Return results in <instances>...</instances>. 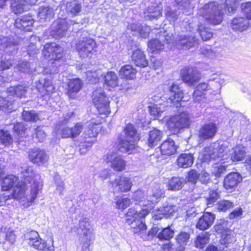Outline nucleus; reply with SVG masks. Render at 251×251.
Masks as SVG:
<instances>
[{"mask_svg": "<svg viewBox=\"0 0 251 251\" xmlns=\"http://www.w3.org/2000/svg\"><path fill=\"white\" fill-rule=\"evenodd\" d=\"M42 185L40 181H35L31 185L30 193L25 195L27 185L25 181H19L13 187L11 196L15 199L19 200L26 207L29 206L36 199Z\"/></svg>", "mask_w": 251, "mask_h": 251, "instance_id": "obj_1", "label": "nucleus"}, {"mask_svg": "<svg viewBox=\"0 0 251 251\" xmlns=\"http://www.w3.org/2000/svg\"><path fill=\"white\" fill-rule=\"evenodd\" d=\"M225 7V5L217 2H210L199 8L198 14L208 23L217 25L221 24L223 20V8Z\"/></svg>", "mask_w": 251, "mask_h": 251, "instance_id": "obj_2", "label": "nucleus"}, {"mask_svg": "<svg viewBox=\"0 0 251 251\" xmlns=\"http://www.w3.org/2000/svg\"><path fill=\"white\" fill-rule=\"evenodd\" d=\"M149 213V210L147 209L137 211L134 208H130L128 210L126 214V222L130 226L134 234L141 236L146 231L147 227L144 219Z\"/></svg>", "mask_w": 251, "mask_h": 251, "instance_id": "obj_3", "label": "nucleus"}, {"mask_svg": "<svg viewBox=\"0 0 251 251\" xmlns=\"http://www.w3.org/2000/svg\"><path fill=\"white\" fill-rule=\"evenodd\" d=\"M119 139L121 151L131 153L136 148V142L139 140V136L134 126L129 124L125 127Z\"/></svg>", "mask_w": 251, "mask_h": 251, "instance_id": "obj_4", "label": "nucleus"}, {"mask_svg": "<svg viewBox=\"0 0 251 251\" xmlns=\"http://www.w3.org/2000/svg\"><path fill=\"white\" fill-rule=\"evenodd\" d=\"M162 197V191L156 188L151 195L146 196V197L144 192L141 190L137 191L134 193L132 198L135 201L138 202L141 206L145 207L143 209L149 210L150 213L154 204L158 202Z\"/></svg>", "mask_w": 251, "mask_h": 251, "instance_id": "obj_5", "label": "nucleus"}, {"mask_svg": "<svg viewBox=\"0 0 251 251\" xmlns=\"http://www.w3.org/2000/svg\"><path fill=\"white\" fill-rule=\"evenodd\" d=\"M227 149L224 148L222 145L218 143H214L208 147L204 148L202 153L203 161H208L210 160L219 159L220 161H224L227 159Z\"/></svg>", "mask_w": 251, "mask_h": 251, "instance_id": "obj_6", "label": "nucleus"}, {"mask_svg": "<svg viewBox=\"0 0 251 251\" xmlns=\"http://www.w3.org/2000/svg\"><path fill=\"white\" fill-rule=\"evenodd\" d=\"M93 102L100 114L106 116L110 113L109 101L101 88L96 89L93 94Z\"/></svg>", "mask_w": 251, "mask_h": 251, "instance_id": "obj_7", "label": "nucleus"}, {"mask_svg": "<svg viewBox=\"0 0 251 251\" xmlns=\"http://www.w3.org/2000/svg\"><path fill=\"white\" fill-rule=\"evenodd\" d=\"M169 128L173 132H177L181 129L188 127L190 125L189 114L183 112L171 117L167 122Z\"/></svg>", "mask_w": 251, "mask_h": 251, "instance_id": "obj_8", "label": "nucleus"}, {"mask_svg": "<svg viewBox=\"0 0 251 251\" xmlns=\"http://www.w3.org/2000/svg\"><path fill=\"white\" fill-rule=\"evenodd\" d=\"M96 48V43L91 38H84L80 40L76 45V49L82 58L89 56Z\"/></svg>", "mask_w": 251, "mask_h": 251, "instance_id": "obj_9", "label": "nucleus"}, {"mask_svg": "<svg viewBox=\"0 0 251 251\" xmlns=\"http://www.w3.org/2000/svg\"><path fill=\"white\" fill-rule=\"evenodd\" d=\"M63 49L55 43H47L44 46L43 54L45 57L50 60H53V64H57L59 60L62 57Z\"/></svg>", "mask_w": 251, "mask_h": 251, "instance_id": "obj_10", "label": "nucleus"}, {"mask_svg": "<svg viewBox=\"0 0 251 251\" xmlns=\"http://www.w3.org/2000/svg\"><path fill=\"white\" fill-rule=\"evenodd\" d=\"M104 159L110 163L111 167L115 171L121 172L125 169L126 162L117 152L109 151Z\"/></svg>", "mask_w": 251, "mask_h": 251, "instance_id": "obj_11", "label": "nucleus"}, {"mask_svg": "<svg viewBox=\"0 0 251 251\" xmlns=\"http://www.w3.org/2000/svg\"><path fill=\"white\" fill-rule=\"evenodd\" d=\"M182 81L189 85H192L199 81L201 76L196 68L188 67L180 71Z\"/></svg>", "mask_w": 251, "mask_h": 251, "instance_id": "obj_12", "label": "nucleus"}, {"mask_svg": "<svg viewBox=\"0 0 251 251\" xmlns=\"http://www.w3.org/2000/svg\"><path fill=\"white\" fill-rule=\"evenodd\" d=\"M102 120V118L96 116V119L93 118L87 123V127L83 133L85 139H95L100 130V127L98 125L101 123Z\"/></svg>", "mask_w": 251, "mask_h": 251, "instance_id": "obj_13", "label": "nucleus"}, {"mask_svg": "<svg viewBox=\"0 0 251 251\" xmlns=\"http://www.w3.org/2000/svg\"><path fill=\"white\" fill-rule=\"evenodd\" d=\"M166 97H163L158 98L155 97L154 100V103L149 106V110L151 115L153 116L155 118L160 117L161 113L165 111L166 107L171 106L168 101H166Z\"/></svg>", "mask_w": 251, "mask_h": 251, "instance_id": "obj_14", "label": "nucleus"}, {"mask_svg": "<svg viewBox=\"0 0 251 251\" xmlns=\"http://www.w3.org/2000/svg\"><path fill=\"white\" fill-rule=\"evenodd\" d=\"M68 28V25L65 19L55 21L52 25L50 31V35L55 39H59L64 36Z\"/></svg>", "mask_w": 251, "mask_h": 251, "instance_id": "obj_15", "label": "nucleus"}, {"mask_svg": "<svg viewBox=\"0 0 251 251\" xmlns=\"http://www.w3.org/2000/svg\"><path fill=\"white\" fill-rule=\"evenodd\" d=\"M230 26L233 31L242 32L248 30L251 26V24L246 17L238 16L231 21Z\"/></svg>", "mask_w": 251, "mask_h": 251, "instance_id": "obj_16", "label": "nucleus"}, {"mask_svg": "<svg viewBox=\"0 0 251 251\" xmlns=\"http://www.w3.org/2000/svg\"><path fill=\"white\" fill-rule=\"evenodd\" d=\"M169 88L171 96L166 101H168L170 105L172 104L178 107L180 105L179 102L183 97L182 90L177 84L175 83H173Z\"/></svg>", "mask_w": 251, "mask_h": 251, "instance_id": "obj_17", "label": "nucleus"}, {"mask_svg": "<svg viewBox=\"0 0 251 251\" xmlns=\"http://www.w3.org/2000/svg\"><path fill=\"white\" fill-rule=\"evenodd\" d=\"M28 157L32 162L38 165L45 163L49 159L45 151L39 148L30 149L29 151Z\"/></svg>", "mask_w": 251, "mask_h": 251, "instance_id": "obj_18", "label": "nucleus"}, {"mask_svg": "<svg viewBox=\"0 0 251 251\" xmlns=\"http://www.w3.org/2000/svg\"><path fill=\"white\" fill-rule=\"evenodd\" d=\"M218 127L214 123H208L203 125L200 129L199 137L207 140L212 138L217 132Z\"/></svg>", "mask_w": 251, "mask_h": 251, "instance_id": "obj_19", "label": "nucleus"}, {"mask_svg": "<svg viewBox=\"0 0 251 251\" xmlns=\"http://www.w3.org/2000/svg\"><path fill=\"white\" fill-rule=\"evenodd\" d=\"M215 219V216L214 214L209 212H205L199 219L196 227L200 230H206L212 225Z\"/></svg>", "mask_w": 251, "mask_h": 251, "instance_id": "obj_20", "label": "nucleus"}, {"mask_svg": "<svg viewBox=\"0 0 251 251\" xmlns=\"http://www.w3.org/2000/svg\"><path fill=\"white\" fill-rule=\"evenodd\" d=\"M34 23L33 19L29 15H25L16 20L15 26L16 28L25 31H31Z\"/></svg>", "mask_w": 251, "mask_h": 251, "instance_id": "obj_21", "label": "nucleus"}, {"mask_svg": "<svg viewBox=\"0 0 251 251\" xmlns=\"http://www.w3.org/2000/svg\"><path fill=\"white\" fill-rule=\"evenodd\" d=\"M0 45L6 53L12 54L16 53L18 49L17 41L12 37H2Z\"/></svg>", "mask_w": 251, "mask_h": 251, "instance_id": "obj_22", "label": "nucleus"}, {"mask_svg": "<svg viewBox=\"0 0 251 251\" xmlns=\"http://www.w3.org/2000/svg\"><path fill=\"white\" fill-rule=\"evenodd\" d=\"M176 42L178 47L180 46L181 48L184 49H190L198 44L197 39L192 35H180L178 37Z\"/></svg>", "mask_w": 251, "mask_h": 251, "instance_id": "obj_23", "label": "nucleus"}, {"mask_svg": "<svg viewBox=\"0 0 251 251\" xmlns=\"http://www.w3.org/2000/svg\"><path fill=\"white\" fill-rule=\"evenodd\" d=\"M242 177L236 172L229 174L225 177L224 186L226 190H229L236 186L239 182L241 181Z\"/></svg>", "mask_w": 251, "mask_h": 251, "instance_id": "obj_24", "label": "nucleus"}, {"mask_svg": "<svg viewBox=\"0 0 251 251\" xmlns=\"http://www.w3.org/2000/svg\"><path fill=\"white\" fill-rule=\"evenodd\" d=\"M83 83L79 78L71 79L68 84V96L72 99L75 98L76 94L81 89Z\"/></svg>", "mask_w": 251, "mask_h": 251, "instance_id": "obj_25", "label": "nucleus"}, {"mask_svg": "<svg viewBox=\"0 0 251 251\" xmlns=\"http://www.w3.org/2000/svg\"><path fill=\"white\" fill-rule=\"evenodd\" d=\"M114 185L119 191L126 192L130 190L132 184L129 177L122 176L115 179L113 183Z\"/></svg>", "mask_w": 251, "mask_h": 251, "instance_id": "obj_26", "label": "nucleus"}, {"mask_svg": "<svg viewBox=\"0 0 251 251\" xmlns=\"http://www.w3.org/2000/svg\"><path fill=\"white\" fill-rule=\"evenodd\" d=\"M39 91L43 95H50L54 91V87L51 81L48 79H40L36 85Z\"/></svg>", "mask_w": 251, "mask_h": 251, "instance_id": "obj_27", "label": "nucleus"}, {"mask_svg": "<svg viewBox=\"0 0 251 251\" xmlns=\"http://www.w3.org/2000/svg\"><path fill=\"white\" fill-rule=\"evenodd\" d=\"M54 15L53 9L49 6H41L39 9L38 16L41 22L50 21Z\"/></svg>", "mask_w": 251, "mask_h": 251, "instance_id": "obj_28", "label": "nucleus"}, {"mask_svg": "<svg viewBox=\"0 0 251 251\" xmlns=\"http://www.w3.org/2000/svg\"><path fill=\"white\" fill-rule=\"evenodd\" d=\"M91 225L89 219L87 217H83L79 222L78 230L80 233V236H89L93 235V232L91 229Z\"/></svg>", "mask_w": 251, "mask_h": 251, "instance_id": "obj_29", "label": "nucleus"}, {"mask_svg": "<svg viewBox=\"0 0 251 251\" xmlns=\"http://www.w3.org/2000/svg\"><path fill=\"white\" fill-rule=\"evenodd\" d=\"M132 60L135 64L139 67H146L148 62L143 52L137 49L134 50L131 56Z\"/></svg>", "mask_w": 251, "mask_h": 251, "instance_id": "obj_30", "label": "nucleus"}, {"mask_svg": "<svg viewBox=\"0 0 251 251\" xmlns=\"http://www.w3.org/2000/svg\"><path fill=\"white\" fill-rule=\"evenodd\" d=\"M160 150L162 154L171 155L176 152V147L174 140L169 138L162 144Z\"/></svg>", "mask_w": 251, "mask_h": 251, "instance_id": "obj_31", "label": "nucleus"}, {"mask_svg": "<svg viewBox=\"0 0 251 251\" xmlns=\"http://www.w3.org/2000/svg\"><path fill=\"white\" fill-rule=\"evenodd\" d=\"M26 0H12L11 3L12 11L15 14H19L28 9Z\"/></svg>", "mask_w": 251, "mask_h": 251, "instance_id": "obj_32", "label": "nucleus"}, {"mask_svg": "<svg viewBox=\"0 0 251 251\" xmlns=\"http://www.w3.org/2000/svg\"><path fill=\"white\" fill-rule=\"evenodd\" d=\"M185 183V180L183 177H173L169 180L167 187L169 190L178 191L182 188Z\"/></svg>", "mask_w": 251, "mask_h": 251, "instance_id": "obj_33", "label": "nucleus"}, {"mask_svg": "<svg viewBox=\"0 0 251 251\" xmlns=\"http://www.w3.org/2000/svg\"><path fill=\"white\" fill-rule=\"evenodd\" d=\"M161 10L162 7L159 5L150 6L144 12L145 18L149 20L157 19L161 15Z\"/></svg>", "mask_w": 251, "mask_h": 251, "instance_id": "obj_34", "label": "nucleus"}, {"mask_svg": "<svg viewBox=\"0 0 251 251\" xmlns=\"http://www.w3.org/2000/svg\"><path fill=\"white\" fill-rule=\"evenodd\" d=\"M194 161L193 155L191 153H183L179 156L177 159L179 167L186 168L191 166Z\"/></svg>", "mask_w": 251, "mask_h": 251, "instance_id": "obj_35", "label": "nucleus"}, {"mask_svg": "<svg viewBox=\"0 0 251 251\" xmlns=\"http://www.w3.org/2000/svg\"><path fill=\"white\" fill-rule=\"evenodd\" d=\"M81 3L74 0L68 2L66 5V11L72 16H77L81 11Z\"/></svg>", "mask_w": 251, "mask_h": 251, "instance_id": "obj_36", "label": "nucleus"}, {"mask_svg": "<svg viewBox=\"0 0 251 251\" xmlns=\"http://www.w3.org/2000/svg\"><path fill=\"white\" fill-rule=\"evenodd\" d=\"M19 178L13 175H9L3 178L1 184V188L3 191H7L13 188L18 182Z\"/></svg>", "mask_w": 251, "mask_h": 251, "instance_id": "obj_37", "label": "nucleus"}, {"mask_svg": "<svg viewBox=\"0 0 251 251\" xmlns=\"http://www.w3.org/2000/svg\"><path fill=\"white\" fill-rule=\"evenodd\" d=\"M136 74V70L132 66L129 65L122 67L119 71V75L121 77L126 78V79L134 78Z\"/></svg>", "mask_w": 251, "mask_h": 251, "instance_id": "obj_38", "label": "nucleus"}, {"mask_svg": "<svg viewBox=\"0 0 251 251\" xmlns=\"http://www.w3.org/2000/svg\"><path fill=\"white\" fill-rule=\"evenodd\" d=\"M128 28L139 33L142 37L144 38L149 36L151 30L150 28L147 25L142 26L137 24H130L128 25Z\"/></svg>", "mask_w": 251, "mask_h": 251, "instance_id": "obj_39", "label": "nucleus"}, {"mask_svg": "<svg viewBox=\"0 0 251 251\" xmlns=\"http://www.w3.org/2000/svg\"><path fill=\"white\" fill-rule=\"evenodd\" d=\"M22 173L24 177H25V181H28L29 183L31 184V185L34 183V181H40L41 184H42V182L40 178L37 179V176H34V173L33 171V169L32 167L28 166L25 169L22 171ZM43 185V184H42Z\"/></svg>", "mask_w": 251, "mask_h": 251, "instance_id": "obj_40", "label": "nucleus"}, {"mask_svg": "<svg viewBox=\"0 0 251 251\" xmlns=\"http://www.w3.org/2000/svg\"><path fill=\"white\" fill-rule=\"evenodd\" d=\"M162 132L156 128L151 130L149 134L148 145L150 147H152L156 146L160 141L162 138Z\"/></svg>", "mask_w": 251, "mask_h": 251, "instance_id": "obj_41", "label": "nucleus"}, {"mask_svg": "<svg viewBox=\"0 0 251 251\" xmlns=\"http://www.w3.org/2000/svg\"><path fill=\"white\" fill-rule=\"evenodd\" d=\"M104 84L110 87H115L118 84V76L113 72H108L104 76Z\"/></svg>", "mask_w": 251, "mask_h": 251, "instance_id": "obj_42", "label": "nucleus"}, {"mask_svg": "<svg viewBox=\"0 0 251 251\" xmlns=\"http://www.w3.org/2000/svg\"><path fill=\"white\" fill-rule=\"evenodd\" d=\"M26 91V88L23 85L10 87L7 89V92L9 95L17 97H24Z\"/></svg>", "mask_w": 251, "mask_h": 251, "instance_id": "obj_43", "label": "nucleus"}, {"mask_svg": "<svg viewBox=\"0 0 251 251\" xmlns=\"http://www.w3.org/2000/svg\"><path fill=\"white\" fill-rule=\"evenodd\" d=\"M55 132L57 135H59L63 138H72V134L69 126L59 125L58 127L57 126L55 127Z\"/></svg>", "mask_w": 251, "mask_h": 251, "instance_id": "obj_44", "label": "nucleus"}, {"mask_svg": "<svg viewBox=\"0 0 251 251\" xmlns=\"http://www.w3.org/2000/svg\"><path fill=\"white\" fill-rule=\"evenodd\" d=\"M164 44L161 43V40L153 39L150 41L148 43V48L149 51L152 53H155L159 50L163 49Z\"/></svg>", "mask_w": 251, "mask_h": 251, "instance_id": "obj_45", "label": "nucleus"}, {"mask_svg": "<svg viewBox=\"0 0 251 251\" xmlns=\"http://www.w3.org/2000/svg\"><path fill=\"white\" fill-rule=\"evenodd\" d=\"M54 184L55 187V192L61 196L64 195L65 190V183L58 175H55L54 177Z\"/></svg>", "mask_w": 251, "mask_h": 251, "instance_id": "obj_46", "label": "nucleus"}, {"mask_svg": "<svg viewBox=\"0 0 251 251\" xmlns=\"http://www.w3.org/2000/svg\"><path fill=\"white\" fill-rule=\"evenodd\" d=\"M87 79L89 81L95 83L99 81V79L102 76L101 70L95 71H88L86 73Z\"/></svg>", "mask_w": 251, "mask_h": 251, "instance_id": "obj_47", "label": "nucleus"}, {"mask_svg": "<svg viewBox=\"0 0 251 251\" xmlns=\"http://www.w3.org/2000/svg\"><path fill=\"white\" fill-rule=\"evenodd\" d=\"M190 234L186 232H181L176 238L177 245L179 247L186 246L189 241Z\"/></svg>", "mask_w": 251, "mask_h": 251, "instance_id": "obj_48", "label": "nucleus"}, {"mask_svg": "<svg viewBox=\"0 0 251 251\" xmlns=\"http://www.w3.org/2000/svg\"><path fill=\"white\" fill-rule=\"evenodd\" d=\"M22 117L24 121L33 122L40 119L38 114L34 110L30 111L24 110L22 113Z\"/></svg>", "mask_w": 251, "mask_h": 251, "instance_id": "obj_49", "label": "nucleus"}, {"mask_svg": "<svg viewBox=\"0 0 251 251\" xmlns=\"http://www.w3.org/2000/svg\"><path fill=\"white\" fill-rule=\"evenodd\" d=\"M0 143L5 146H9L13 143V138L9 131L0 130Z\"/></svg>", "mask_w": 251, "mask_h": 251, "instance_id": "obj_50", "label": "nucleus"}, {"mask_svg": "<svg viewBox=\"0 0 251 251\" xmlns=\"http://www.w3.org/2000/svg\"><path fill=\"white\" fill-rule=\"evenodd\" d=\"M174 231L170 227L163 228L160 232H158L157 237L159 240H169L174 236Z\"/></svg>", "mask_w": 251, "mask_h": 251, "instance_id": "obj_51", "label": "nucleus"}, {"mask_svg": "<svg viewBox=\"0 0 251 251\" xmlns=\"http://www.w3.org/2000/svg\"><path fill=\"white\" fill-rule=\"evenodd\" d=\"M245 150L241 146L236 147L233 149V152L231 156V159L233 161H239L242 160L245 156Z\"/></svg>", "mask_w": 251, "mask_h": 251, "instance_id": "obj_52", "label": "nucleus"}, {"mask_svg": "<svg viewBox=\"0 0 251 251\" xmlns=\"http://www.w3.org/2000/svg\"><path fill=\"white\" fill-rule=\"evenodd\" d=\"M165 15L166 19L171 22L176 21L179 17V14L175 10H173L170 6H167L165 8Z\"/></svg>", "mask_w": 251, "mask_h": 251, "instance_id": "obj_53", "label": "nucleus"}, {"mask_svg": "<svg viewBox=\"0 0 251 251\" xmlns=\"http://www.w3.org/2000/svg\"><path fill=\"white\" fill-rule=\"evenodd\" d=\"M208 235L206 233H201L197 237L195 242L196 247L198 248L202 249L208 243Z\"/></svg>", "mask_w": 251, "mask_h": 251, "instance_id": "obj_54", "label": "nucleus"}, {"mask_svg": "<svg viewBox=\"0 0 251 251\" xmlns=\"http://www.w3.org/2000/svg\"><path fill=\"white\" fill-rule=\"evenodd\" d=\"M198 30L203 41H207L213 36L212 32L209 29L205 28L202 25H199Z\"/></svg>", "mask_w": 251, "mask_h": 251, "instance_id": "obj_55", "label": "nucleus"}, {"mask_svg": "<svg viewBox=\"0 0 251 251\" xmlns=\"http://www.w3.org/2000/svg\"><path fill=\"white\" fill-rule=\"evenodd\" d=\"M93 239V235L79 236V241L82 251H89V246Z\"/></svg>", "mask_w": 251, "mask_h": 251, "instance_id": "obj_56", "label": "nucleus"}, {"mask_svg": "<svg viewBox=\"0 0 251 251\" xmlns=\"http://www.w3.org/2000/svg\"><path fill=\"white\" fill-rule=\"evenodd\" d=\"M39 233L34 230H31L27 232L24 235L25 240L27 242V244L30 246L33 243L35 240L39 239L40 237Z\"/></svg>", "mask_w": 251, "mask_h": 251, "instance_id": "obj_57", "label": "nucleus"}, {"mask_svg": "<svg viewBox=\"0 0 251 251\" xmlns=\"http://www.w3.org/2000/svg\"><path fill=\"white\" fill-rule=\"evenodd\" d=\"M34 64L30 62L22 61L17 65V69L24 73L32 72L33 69Z\"/></svg>", "mask_w": 251, "mask_h": 251, "instance_id": "obj_58", "label": "nucleus"}, {"mask_svg": "<svg viewBox=\"0 0 251 251\" xmlns=\"http://www.w3.org/2000/svg\"><path fill=\"white\" fill-rule=\"evenodd\" d=\"M13 130L18 137H23L25 135L27 128L24 123H17L14 125Z\"/></svg>", "mask_w": 251, "mask_h": 251, "instance_id": "obj_59", "label": "nucleus"}, {"mask_svg": "<svg viewBox=\"0 0 251 251\" xmlns=\"http://www.w3.org/2000/svg\"><path fill=\"white\" fill-rule=\"evenodd\" d=\"M130 203V200L127 198H120L118 199L116 202V208L124 210L126 208Z\"/></svg>", "mask_w": 251, "mask_h": 251, "instance_id": "obj_60", "label": "nucleus"}, {"mask_svg": "<svg viewBox=\"0 0 251 251\" xmlns=\"http://www.w3.org/2000/svg\"><path fill=\"white\" fill-rule=\"evenodd\" d=\"M226 10L229 13H233L236 10L239 0H226Z\"/></svg>", "mask_w": 251, "mask_h": 251, "instance_id": "obj_61", "label": "nucleus"}, {"mask_svg": "<svg viewBox=\"0 0 251 251\" xmlns=\"http://www.w3.org/2000/svg\"><path fill=\"white\" fill-rule=\"evenodd\" d=\"M233 207V203L229 201H222L217 204V208L219 211H226Z\"/></svg>", "mask_w": 251, "mask_h": 251, "instance_id": "obj_62", "label": "nucleus"}, {"mask_svg": "<svg viewBox=\"0 0 251 251\" xmlns=\"http://www.w3.org/2000/svg\"><path fill=\"white\" fill-rule=\"evenodd\" d=\"M72 134V138H75L79 135L83 130V126L80 123L75 124L74 126L70 127Z\"/></svg>", "mask_w": 251, "mask_h": 251, "instance_id": "obj_63", "label": "nucleus"}, {"mask_svg": "<svg viewBox=\"0 0 251 251\" xmlns=\"http://www.w3.org/2000/svg\"><path fill=\"white\" fill-rule=\"evenodd\" d=\"M226 168L225 165L219 164H215L213 166L212 173L216 177H220L221 175L225 172Z\"/></svg>", "mask_w": 251, "mask_h": 251, "instance_id": "obj_64", "label": "nucleus"}]
</instances>
